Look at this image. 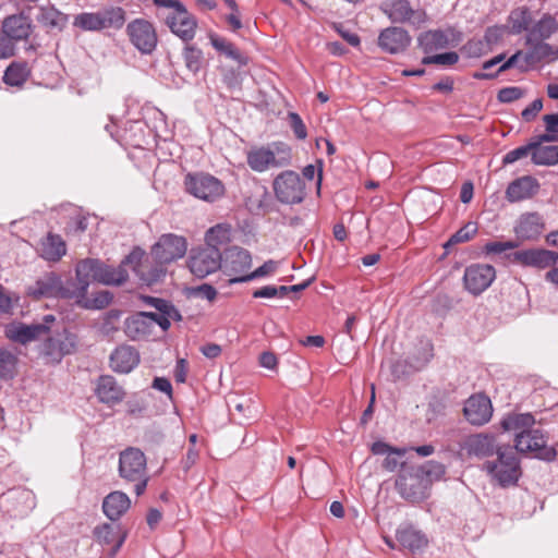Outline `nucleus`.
I'll use <instances>...</instances> for the list:
<instances>
[{
	"label": "nucleus",
	"mask_w": 558,
	"mask_h": 558,
	"mask_svg": "<svg viewBox=\"0 0 558 558\" xmlns=\"http://www.w3.org/2000/svg\"><path fill=\"white\" fill-rule=\"evenodd\" d=\"M126 263L118 267L109 266L99 259L86 258L80 260L75 267V282L80 298L87 294L88 287L93 281L106 286H121L128 280V271L124 268Z\"/></svg>",
	"instance_id": "nucleus-1"
},
{
	"label": "nucleus",
	"mask_w": 558,
	"mask_h": 558,
	"mask_svg": "<svg viewBox=\"0 0 558 558\" xmlns=\"http://www.w3.org/2000/svg\"><path fill=\"white\" fill-rule=\"evenodd\" d=\"M27 295L34 300L60 298H80L75 280L62 282L61 277L56 272H45L38 277L26 289Z\"/></svg>",
	"instance_id": "nucleus-2"
},
{
	"label": "nucleus",
	"mask_w": 558,
	"mask_h": 558,
	"mask_svg": "<svg viewBox=\"0 0 558 558\" xmlns=\"http://www.w3.org/2000/svg\"><path fill=\"white\" fill-rule=\"evenodd\" d=\"M146 465V457L138 448L129 447L119 456V475L126 482L135 483L134 492L137 496L144 494L147 486Z\"/></svg>",
	"instance_id": "nucleus-3"
},
{
	"label": "nucleus",
	"mask_w": 558,
	"mask_h": 558,
	"mask_svg": "<svg viewBox=\"0 0 558 558\" xmlns=\"http://www.w3.org/2000/svg\"><path fill=\"white\" fill-rule=\"evenodd\" d=\"M429 480L416 465L401 464V471L396 480L399 495L410 502H421L428 497Z\"/></svg>",
	"instance_id": "nucleus-4"
},
{
	"label": "nucleus",
	"mask_w": 558,
	"mask_h": 558,
	"mask_svg": "<svg viewBox=\"0 0 558 558\" xmlns=\"http://www.w3.org/2000/svg\"><path fill=\"white\" fill-rule=\"evenodd\" d=\"M248 167L256 172H264L269 168H281L291 162L290 148L281 143H274L267 147H255L247 151Z\"/></svg>",
	"instance_id": "nucleus-5"
},
{
	"label": "nucleus",
	"mask_w": 558,
	"mask_h": 558,
	"mask_svg": "<svg viewBox=\"0 0 558 558\" xmlns=\"http://www.w3.org/2000/svg\"><path fill=\"white\" fill-rule=\"evenodd\" d=\"M484 468L504 487L517 483L520 476L519 460L511 447L498 448L497 460L485 462Z\"/></svg>",
	"instance_id": "nucleus-6"
},
{
	"label": "nucleus",
	"mask_w": 558,
	"mask_h": 558,
	"mask_svg": "<svg viewBox=\"0 0 558 558\" xmlns=\"http://www.w3.org/2000/svg\"><path fill=\"white\" fill-rule=\"evenodd\" d=\"M144 256V251L134 248L124 257L123 263L132 267L135 275L144 284L153 286L160 282L167 274V264L155 260L151 256L143 259Z\"/></svg>",
	"instance_id": "nucleus-7"
},
{
	"label": "nucleus",
	"mask_w": 558,
	"mask_h": 558,
	"mask_svg": "<svg viewBox=\"0 0 558 558\" xmlns=\"http://www.w3.org/2000/svg\"><path fill=\"white\" fill-rule=\"evenodd\" d=\"M184 189L189 194L205 202H215L225 194L222 182L204 172L187 173L184 178Z\"/></svg>",
	"instance_id": "nucleus-8"
},
{
	"label": "nucleus",
	"mask_w": 558,
	"mask_h": 558,
	"mask_svg": "<svg viewBox=\"0 0 558 558\" xmlns=\"http://www.w3.org/2000/svg\"><path fill=\"white\" fill-rule=\"evenodd\" d=\"M222 255L219 247L215 245H203L192 248L187 258L190 271L199 279L220 269Z\"/></svg>",
	"instance_id": "nucleus-9"
},
{
	"label": "nucleus",
	"mask_w": 558,
	"mask_h": 558,
	"mask_svg": "<svg viewBox=\"0 0 558 558\" xmlns=\"http://www.w3.org/2000/svg\"><path fill=\"white\" fill-rule=\"evenodd\" d=\"M274 192L282 204H300L305 198V183L299 173L286 170L274 180Z\"/></svg>",
	"instance_id": "nucleus-10"
},
{
	"label": "nucleus",
	"mask_w": 558,
	"mask_h": 558,
	"mask_svg": "<svg viewBox=\"0 0 558 558\" xmlns=\"http://www.w3.org/2000/svg\"><path fill=\"white\" fill-rule=\"evenodd\" d=\"M187 251L186 239L182 235L162 234L150 250V256L155 260L167 265L182 258Z\"/></svg>",
	"instance_id": "nucleus-11"
},
{
	"label": "nucleus",
	"mask_w": 558,
	"mask_h": 558,
	"mask_svg": "<svg viewBox=\"0 0 558 558\" xmlns=\"http://www.w3.org/2000/svg\"><path fill=\"white\" fill-rule=\"evenodd\" d=\"M514 448L519 452H532L536 458L551 461L556 458L557 452L554 447L546 445L543 433L539 429H529L521 432L514 438Z\"/></svg>",
	"instance_id": "nucleus-12"
},
{
	"label": "nucleus",
	"mask_w": 558,
	"mask_h": 558,
	"mask_svg": "<svg viewBox=\"0 0 558 558\" xmlns=\"http://www.w3.org/2000/svg\"><path fill=\"white\" fill-rule=\"evenodd\" d=\"M126 34L133 46L144 54H150L157 46L154 25L144 19H135L126 25Z\"/></svg>",
	"instance_id": "nucleus-13"
},
{
	"label": "nucleus",
	"mask_w": 558,
	"mask_h": 558,
	"mask_svg": "<svg viewBox=\"0 0 558 558\" xmlns=\"http://www.w3.org/2000/svg\"><path fill=\"white\" fill-rule=\"evenodd\" d=\"M508 259L523 267L545 269L558 262V253L545 248H527L510 253Z\"/></svg>",
	"instance_id": "nucleus-14"
},
{
	"label": "nucleus",
	"mask_w": 558,
	"mask_h": 558,
	"mask_svg": "<svg viewBox=\"0 0 558 558\" xmlns=\"http://www.w3.org/2000/svg\"><path fill=\"white\" fill-rule=\"evenodd\" d=\"M392 23H411L420 26L426 20L425 12L412 9L408 0H390L380 5Z\"/></svg>",
	"instance_id": "nucleus-15"
},
{
	"label": "nucleus",
	"mask_w": 558,
	"mask_h": 558,
	"mask_svg": "<svg viewBox=\"0 0 558 558\" xmlns=\"http://www.w3.org/2000/svg\"><path fill=\"white\" fill-rule=\"evenodd\" d=\"M496 270L488 264H474L466 267L463 276L465 289L478 295L484 292L495 280Z\"/></svg>",
	"instance_id": "nucleus-16"
},
{
	"label": "nucleus",
	"mask_w": 558,
	"mask_h": 558,
	"mask_svg": "<svg viewBox=\"0 0 558 558\" xmlns=\"http://www.w3.org/2000/svg\"><path fill=\"white\" fill-rule=\"evenodd\" d=\"M463 414L472 425L482 426L488 423L493 416L490 399L483 393L471 396L465 401Z\"/></svg>",
	"instance_id": "nucleus-17"
},
{
	"label": "nucleus",
	"mask_w": 558,
	"mask_h": 558,
	"mask_svg": "<svg viewBox=\"0 0 558 558\" xmlns=\"http://www.w3.org/2000/svg\"><path fill=\"white\" fill-rule=\"evenodd\" d=\"M166 24L183 41L192 40L197 28L196 19L189 13L185 5L169 14L166 19Z\"/></svg>",
	"instance_id": "nucleus-18"
},
{
	"label": "nucleus",
	"mask_w": 558,
	"mask_h": 558,
	"mask_svg": "<svg viewBox=\"0 0 558 558\" xmlns=\"http://www.w3.org/2000/svg\"><path fill=\"white\" fill-rule=\"evenodd\" d=\"M411 44L409 33L401 27L391 26L380 32L378 36V46L388 53H399L404 51Z\"/></svg>",
	"instance_id": "nucleus-19"
},
{
	"label": "nucleus",
	"mask_w": 558,
	"mask_h": 558,
	"mask_svg": "<svg viewBox=\"0 0 558 558\" xmlns=\"http://www.w3.org/2000/svg\"><path fill=\"white\" fill-rule=\"evenodd\" d=\"M140 363L137 350L131 345H120L110 354V367L113 372L128 374Z\"/></svg>",
	"instance_id": "nucleus-20"
},
{
	"label": "nucleus",
	"mask_w": 558,
	"mask_h": 558,
	"mask_svg": "<svg viewBox=\"0 0 558 558\" xmlns=\"http://www.w3.org/2000/svg\"><path fill=\"white\" fill-rule=\"evenodd\" d=\"M539 190L538 181L532 175H523L509 183L506 198L510 203L521 202L533 197Z\"/></svg>",
	"instance_id": "nucleus-21"
},
{
	"label": "nucleus",
	"mask_w": 558,
	"mask_h": 558,
	"mask_svg": "<svg viewBox=\"0 0 558 558\" xmlns=\"http://www.w3.org/2000/svg\"><path fill=\"white\" fill-rule=\"evenodd\" d=\"M33 28L32 20L24 13L10 15L2 23V33L14 41L26 40Z\"/></svg>",
	"instance_id": "nucleus-22"
},
{
	"label": "nucleus",
	"mask_w": 558,
	"mask_h": 558,
	"mask_svg": "<svg viewBox=\"0 0 558 558\" xmlns=\"http://www.w3.org/2000/svg\"><path fill=\"white\" fill-rule=\"evenodd\" d=\"M544 229L543 218L537 213H527L520 216L514 227V233L521 241L537 239Z\"/></svg>",
	"instance_id": "nucleus-23"
},
{
	"label": "nucleus",
	"mask_w": 558,
	"mask_h": 558,
	"mask_svg": "<svg viewBox=\"0 0 558 558\" xmlns=\"http://www.w3.org/2000/svg\"><path fill=\"white\" fill-rule=\"evenodd\" d=\"M95 392L100 402L109 405L121 402L125 396L123 388L111 375H102L98 378Z\"/></svg>",
	"instance_id": "nucleus-24"
},
{
	"label": "nucleus",
	"mask_w": 558,
	"mask_h": 558,
	"mask_svg": "<svg viewBox=\"0 0 558 558\" xmlns=\"http://www.w3.org/2000/svg\"><path fill=\"white\" fill-rule=\"evenodd\" d=\"M93 533L97 543L112 546L109 553L110 558L117 555L125 539V535L121 532L119 525L110 523L96 526Z\"/></svg>",
	"instance_id": "nucleus-25"
},
{
	"label": "nucleus",
	"mask_w": 558,
	"mask_h": 558,
	"mask_svg": "<svg viewBox=\"0 0 558 558\" xmlns=\"http://www.w3.org/2000/svg\"><path fill=\"white\" fill-rule=\"evenodd\" d=\"M154 317L148 315V312H138L129 317L124 323V332L132 340H141L148 337L154 326Z\"/></svg>",
	"instance_id": "nucleus-26"
},
{
	"label": "nucleus",
	"mask_w": 558,
	"mask_h": 558,
	"mask_svg": "<svg viewBox=\"0 0 558 558\" xmlns=\"http://www.w3.org/2000/svg\"><path fill=\"white\" fill-rule=\"evenodd\" d=\"M557 32H558L557 19L549 13H545L529 29V33L525 38V44L531 45L533 41L549 39Z\"/></svg>",
	"instance_id": "nucleus-27"
},
{
	"label": "nucleus",
	"mask_w": 558,
	"mask_h": 558,
	"mask_svg": "<svg viewBox=\"0 0 558 558\" xmlns=\"http://www.w3.org/2000/svg\"><path fill=\"white\" fill-rule=\"evenodd\" d=\"M252 266L251 253L242 247L233 246L226 255L225 268L229 275L244 276Z\"/></svg>",
	"instance_id": "nucleus-28"
},
{
	"label": "nucleus",
	"mask_w": 558,
	"mask_h": 558,
	"mask_svg": "<svg viewBox=\"0 0 558 558\" xmlns=\"http://www.w3.org/2000/svg\"><path fill=\"white\" fill-rule=\"evenodd\" d=\"M131 506L129 496L120 490L107 495L102 501V511L111 521L119 520Z\"/></svg>",
	"instance_id": "nucleus-29"
},
{
	"label": "nucleus",
	"mask_w": 558,
	"mask_h": 558,
	"mask_svg": "<svg viewBox=\"0 0 558 558\" xmlns=\"http://www.w3.org/2000/svg\"><path fill=\"white\" fill-rule=\"evenodd\" d=\"M495 447L494 437L484 434H475L465 439L463 448L469 456L485 458L494 453Z\"/></svg>",
	"instance_id": "nucleus-30"
},
{
	"label": "nucleus",
	"mask_w": 558,
	"mask_h": 558,
	"mask_svg": "<svg viewBox=\"0 0 558 558\" xmlns=\"http://www.w3.org/2000/svg\"><path fill=\"white\" fill-rule=\"evenodd\" d=\"M157 302L156 310L158 313L148 312L149 316H153V322L160 326L162 330H168L171 325V320H181L182 316L175 306L163 299H159Z\"/></svg>",
	"instance_id": "nucleus-31"
},
{
	"label": "nucleus",
	"mask_w": 558,
	"mask_h": 558,
	"mask_svg": "<svg viewBox=\"0 0 558 558\" xmlns=\"http://www.w3.org/2000/svg\"><path fill=\"white\" fill-rule=\"evenodd\" d=\"M530 49L524 53V62L526 65H533L544 60L558 59V49L554 50L553 46L545 40L533 41Z\"/></svg>",
	"instance_id": "nucleus-32"
},
{
	"label": "nucleus",
	"mask_w": 558,
	"mask_h": 558,
	"mask_svg": "<svg viewBox=\"0 0 558 558\" xmlns=\"http://www.w3.org/2000/svg\"><path fill=\"white\" fill-rule=\"evenodd\" d=\"M417 43L424 53L429 56L434 51L447 48L449 38L444 31H427L418 36Z\"/></svg>",
	"instance_id": "nucleus-33"
},
{
	"label": "nucleus",
	"mask_w": 558,
	"mask_h": 558,
	"mask_svg": "<svg viewBox=\"0 0 558 558\" xmlns=\"http://www.w3.org/2000/svg\"><path fill=\"white\" fill-rule=\"evenodd\" d=\"M396 536L403 547L413 553L422 550L428 543L426 536L412 526L399 529Z\"/></svg>",
	"instance_id": "nucleus-34"
},
{
	"label": "nucleus",
	"mask_w": 558,
	"mask_h": 558,
	"mask_svg": "<svg viewBox=\"0 0 558 558\" xmlns=\"http://www.w3.org/2000/svg\"><path fill=\"white\" fill-rule=\"evenodd\" d=\"M49 330V326L43 324L19 325L10 329V337L21 343H27L35 340Z\"/></svg>",
	"instance_id": "nucleus-35"
},
{
	"label": "nucleus",
	"mask_w": 558,
	"mask_h": 558,
	"mask_svg": "<svg viewBox=\"0 0 558 558\" xmlns=\"http://www.w3.org/2000/svg\"><path fill=\"white\" fill-rule=\"evenodd\" d=\"M211 46L227 58L234 60L239 65L247 64V57L244 56L231 41L216 34L209 35Z\"/></svg>",
	"instance_id": "nucleus-36"
},
{
	"label": "nucleus",
	"mask_w": 558,
	"mask_h": 558,
	"mask_svg": "<svg viewBox=\"0 0 558 558\" xmlns=\"http://www.w3.org/2000/svg\"><path fill=\"white\" fill-rule=\"evenodd\" d=\"M535 423L534 416L531 413H514L506 416L501 421L504 430L513 432L517 437L521 432H527Z\"/></svg>",
	"instance_id": "nucleus-37"
},
{
	"label": "nucleus",
	"mask_w": 558,
	"mask_h": 558,
	"mask_svg": "<svg viewBox=\"0 0 558 558\" xmlns=\"http://www.w3.org/2000/svg\"><path fill=\"white\" fill-rule=\"evenodd\" d=\"M31 70L26 62H12L4 71L3 82L9 86H22L28 78Z\"/></svg>",
	"instance_id": "nucleus-38"
},
{
	"label": "nucleus",
	"mask_w": 558,
	"mask_h": 558,
	"mask_svg": "<svg viewBox=\"0 0 558 558\" xmlns=\"http://www.w3.org/2000/svg\"><path fill=\"white\" fill-rule=\"evenodd\" d=\"M533 147L532 161L538 166H555L558 163V145L544 146L539 142Z\"/></svg>",
	"instance_id": "nucleus-39"
},
{
	"label": "nucleus",
	"mask_w": 558,
	"mask_h": 558,
	"mask_svg": "<svg viewBox=\"0 0 558 558\" xmlns=\"http://www.w3.org/2000/svg\"><path fill=\"white\" fill-rule=\"evenodd\" d=\"M37 21L47 28L61 29L66 23V15L54 7H41Z\"/></svg>",
	"instance_id": "nucleus-40"
},
{
	"label": "nucleus",
	"mask_w": 558,
	"mask_h": 558,
	"mask_svg": "<svg viewBox=\"0 0 558 558\" xmlns=\"http://www.w3.org/2000/svg\"><path fill=\"white\" fill-rule=\"evenodd\" d=\"M65 254V244L59 235L48 234L41 244V256L47 260H59Z\"/></svg>",
	"instance_id": "nucleus-41"
},
{
	"label": "nucleus",
	"mask_w": 558,
	"mask_h": 558,
	"mask_svg": "<svg viewBox=\"0 0 558 558\" xmlns=\"http://www.w3.org/2000/svg\"><path fill=\"white\" fill-rule=\"evenodd\" d=\"M532 17L530 10L525 7L513 10L509 15V23L512 34H521L522 32L531 28Z\"/></svg>",
	"instance_id": "nucleus-42"
},
{
	"label": "nucleus",
	"mask_w": 558,
	"mask_h": 558,
	"mask_svg": "<svg viewBox=\"0 0 558 558\" xmlns=\"http://www.w3.org/2000/svg\"><path fill=\"white\" fill-rule=\"evenodd\" d=\"M73 24L83 31L97 32L104 29L100 11L81 13L75 16Z\"/></svg>",
	"instance_id": "nucleus-43"
},
{
	"label": "nucleus",
	"mask_w": 558,
	"mask_h": 558,
	"mask_svg": "<svg viewBox=\"0 0 558 558\" xmlns=\"http://www.w3.org/2000/svg\"><path fill=\"white\" fill-rule=\"evenodd\" d=\"M76 303L84 308L88 310H101L108 306L112 301V294L109 291H99L93 299H88L87 294L83 298H72Z\"/></svg>",
	"instance_id": "nucleus-44"
},
{
	"label": "nucleus",
	"mask_w": 558,
	"mask_h": 558,
	"mask_svg": "<svg viewBox=\"0 0 558 558\" xmlns=\"http://www.w3.org/2000/svg\"><path fill=\"white\" fill-rule=\"evenodd\" d=\"M277 269V263L272 259L265 262L262 266L256 268L254 271L246 274L244 276H234L231 277L228 281L230 284L247 282L254 280L256 278L265 277L270 274H274Z\"/></svg>",
	"instance_id": "nucleus-45"
},
{
	"label": "nucleus",
	"mask_w": 558,
	"mask_h": 558,
	"mask_svg": "<svg viewBox=\"0 0 558 558\" xmlns=\"http://www.w3.org/2000/svg\"><path fill=\"white\" fill-rule=\"evenodd\" d=\"M102 26L105 28H121L125 22V12L122 8H109L100 11Z\"/></svg>",
	"instance_id": "nucleus-46"
},
{
	"label": "nucleus",
	"mask_w": 558,
	"mask_h": 558,
	"mask_svg": "<svg viewBox=\"0 0 558 558\" xmlns=\"http://www.w3.org/2000/svg\"><path fill=\"white\" fill-rule=\"evenodd\" d=\"M183 59L186 69L196 74L203 65V51L193 45H187L183 51Z\"/></svg>",
	"instance_id": "nucleus-47"
},
{
	"label": "nucleus",
	"mask_w": 558,
	"mask_h": 558,
	"mask_svg": "<svg viewBox=\"0 0 558 558\" xmlns=\"http://www.w3.org/2000/svg\"><path fill=\"white\" fill-rule=\"evenodd\" d=\"M520 58L524 59V53L522 51H517L514 54H512L506 62H504L499 69L492 73V72H474L473 78L484 81V80H493L497 77V75L501 72H505L509 70L510 68L514 66Z\"/></svg>",
	"instance_id": "nucleus-48"
},
{
	"label": "nucleus",
	"mask_w": 558,
	"mask_h": 558,
	"mask_svg": "<svg viewBox=\"0 0 558 558\" xmlns=\"http://www.w3.org/2000/svg\"><path fill=\"white\" fill-rule=\"evenodd\" d=\"M476 232L477 226L474 222H468L450 236L448 242L445 244V247L447 248L451 245L468 242L476 234Z\"/></svg>",
	"instance_id": "nucleus-49"
},
{
	"label": "nucleus",
	"mask_w": 558,
	"mask_h": 558,
	"mask_svg": "<svg viewBox=\"0 0 558 558\" xmlns=\"http://www.w3.org/2000/svg\"><path fill=\"white\" fill-rule=\"evenodd\" d=\"M57 339L59 351L53 352L57 360H61L64 355L74 352L76 347V337L74 335L64 332L63 335H59Z\"/></svg>",
	"instance_id": "nucleus-50"
},
{
	"label": "nucleus",
	"mask_w": 558,
	"mask_h": 558,
	"mask_svg": "<svg viewBox=\"0 0 558 558\" xmlns=\"http://www.w3.org/2000/svg\"><path fill=\"white\" fill-rule=\"evenodd\" d=\"M16 366V356L7 350H0V378L13 376Z\"/></svg>",
	"instance_id": "nucleus-51"
},
{
	"label": "nucleus",
	"mask_w": 558,
	"mask_h": 558,
	"mask_svg": "<svg viewBox=\"0 0 558 558\" xmlns=\"http://www.w3.org/2000/svg\"><path fill=\"white\" fill-rule=\"evenodd\" d=\"M459 61V54L454 51L433 54V56H425L422 59L423 64H438V65H446L450 66L456 64Z\"/></svg>",
	"instance_id": "nucleus-52"
},
{
	"label": "nucleus",
	"mask_w": 558,
	"mask_h": 558,
	"mask_svg": "<svg viewBox=\"0 0 558 558\" xmlns=\"http://www.w3.org/2000/svg\"><path fill=\"white\" fill-rule=\"evenodd\" d=\"M120 319H121V312L117 310H111L107 313L105 316L100 330L104 335L110 336L113 332L118 331L120 328Z\"/></svg>",
	"instance_id": "nucleus-53"
},
{
	"label": "nucleus",
	"mask_w": 558,
	"mask_h": 558,
	"mask_svg": "<svg viewBox=\"0 0 558 558\" xmlns=\"http://www.w3.org/2000/svg\"><path fill=\"white\" fill-rule=\"evenodd\" d=\"M417 469L422 470L424 472V476L429 480V486L433 481L440 480L446 473L445 465L436 461H428L425 464L417 466Z\"/></svg>",
	"instance_id": "nucleus-54"
},
{
	"label": "nucleus",
	"mask_w": 558,
	"mask_h": 558,
	"mask_svg": "<svg viewBox=\"0 0 558 558\" xmlns=\"http://www.w3.org/2000/svg\"><path fill=\"white\" fill-rule=\"evenodd\" d=\"M536 144H533V142H530L526 145L517 147L510 151H508L504 158L502 163L504 165H510L513 163L524 157H526L529 154H533V147H535Z\"/></svg>",
	"instance_id": "nucleus-55"
},
{
	"label": "nucleus",
	"mask_w": 558,
	"mask_h": 558,
	"mask_svg": "<svg viewBox=\"0 0 558 558\" xmlns=\"http://www.w3.org/2000/svg\"><path fill=\"white\" fill-rule=\"evenodd\" d=\"M488 47L484 39H472L469 40L463 47L462 52L469 58H478L488 51Z\"/></svg>",
	"instance_id": "nucleus-56"
},
{
	"label": "nucleus",
	"mask_w": 558,
	"mask_h": 558,
	"mask_svg": "<svg viewBox=\"0 0 558 558\" xmlns=\"http://www.w3.org/2000/svg\"><path fill=\"white\" fill-rule=\"evenodd\" d=\"M228 240V229L221 225L210 228L205 235V245H215L223 243Z\"/></svg>",
	"instance_id": "nucleus-57"
},
{
	"label": "nucleus",
	"mask_w": 558,
	"mask_h": 558,
	"mask_svg": "<svg viewBox=\"0 0 558 558\" xmlns=\"http://www.w3.org/2000/svg\"><path fill=\"white\" fill-rule=\"evenodd\" d=\"M288 119L295 137L299 140H305L307 136V131L301 117L296 112H289Z\"/></svg>",
	"instance_id": "nucleus-58"
},
{
	"label": "nucleus",
	"mask_w": 558,
	"mask_h": 558,
	"mask_svg": "<svg viewBox=\"0 0 558 558\" xmlns=\"http://www.w3.org/2000/svg\"><path fill=\"white\" fill-rule=\"evenodd\" d=\"M518 246L519 243L515 241H495L486 243L484 248L487 254H500L509 250H514Z\"/></svg>",
	"instance_id": "nucleus-59"
},
{
	"label": "nucleus",
	"mask_w": 558,
	"mask_h": 558,
	"mask_svg": "<svg viewBox=\"0 0 558 558\" xmlns=\"http://www.w3.org/2000/svg\"><path fill=\"white\" fill-rule=\"evenodd\" d=\"M523 96V92L520 87L509 86L504 87L498 92L497 99L500 102L509 104L520 99Z\"/></svg>",
	"instance_id": "nucleus-60"
},
{
	"label": "nucleus",
	"mask_w": 558,
	"mask_h": 558,
	"mask_svg": "<svg viewBox=\"0 0 558 558\" xmlns=\"http://www.w3.org/2000/svg\"><path fill=\"white\" fill-rule=\"evenodd\" d=\"M504 34L505 28L501 26L488 27L484 35V41L488 49H490L493 45H496L502 38Z\"/></svg>",
	"instance_id": "nucleus-61"
},
{
	"label": "nucleus",
	"mask_w": 558,
	"mask_h": 558,
	"mask_svg": "<svg viewBox=\"0 0 558 558\" xmlns=\"http://www.w3.org/2000/svg\"><path fill=\"white\" fill-rule=\"evenodd\" d=\"M54 351H59L58 348V339L57 337H50L44 341L41 344V353L49 359L50 362H60L61 360H57L53 354Z\"/></svg>",
	"instance_id": "nucleus-62"
},
{
	"label": "nucleus",
	"mask_w": 558,
	"mask_h": 558,
	"mask_svg": "<svg viewBox=\"0 0 558 558\" xmlns=\"http://www.w3.org/2000/svg\"><path fill=\"white\" fill-rule=\"evenodd\" d=\"M372 452L377 456H388L389 453L397 452L399 454H405V449L391 447L384 441H375L372 445Z\"/></svg>",
	"instance_id": "nucleus-63"
},
{
	"label": "nucleus",
	"mask_w": 558,
	"mask_h": 558,
	"mask_svg": "<svg viewBox=\"0 0 558 558\" xmlns=\"http://www.w3.org/2000/svg\"><path fill=\"white\" fill-rule=\"evenodd\" d=\"M194 295L213 302L217 298V290L208 283H203L193 289Z\"/></svg>",
	"instance_id": "nucleus-64"
}]
</instances>
